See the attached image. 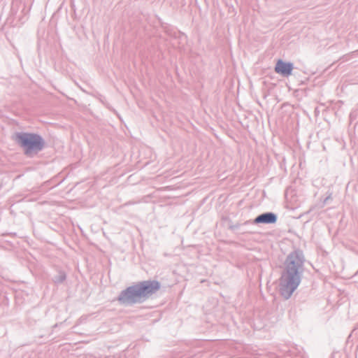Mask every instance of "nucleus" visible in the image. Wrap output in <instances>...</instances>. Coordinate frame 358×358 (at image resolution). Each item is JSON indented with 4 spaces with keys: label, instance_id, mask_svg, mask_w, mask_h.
I'll use <instances>...</instances> for the list:
<instances>
[{
    "label": "nucleus",
    "instance_id": "4",
    "mask_svg": "<svg viewBox=\"0 0 358 358\" xmlns=\"http://www.w3.org/2000/svg\"><path fill=\"white\" fill-rule=\"evenodd\" d=\"M293 69L292 64L291 63H286L282 61L281 59H279L277 62L276 66L275 67V71L277 73L288 76L292 74V71Z\"/></svg>",
    "mask_w": 358,
    "mask_h": 358
},
{
    "label": "nucleus",
    "instance_id": "5",
    "mask_svg": "<svg viewBox=\"0 0 358 358\" xmlns=\"http://www.w3.org/2000/svg\"><path fill=\"white\" fill-rule=\"evenodd\" d=\"M276 216L272 213H267L257 216L255 220V223L273 224L276 222Z\"/></svg>",
    "mask_w": 358,
    "mask_h": 358
},
{
    "label": "nucleus",
    "instance_id": "3",
    "mask_svg": "<svg viewBox=\"0 0 358 358\" xmlns=\"http://www.w3.org/2000/svg\"><path fill=\"white\" fill-rule=\"evenodd\" d=\"M17 143L24 148L27 155L41 150L44 145L42 138L34 134L21 133L15 136Z\"/></svg>",
    "mask_w": 358,
    "mask_h": 358
},
{
    "label": "nucleus",
    "instance_id": "1",
    "mask_svg": "<svg viewBox=\"0 0 358 358\" xmlns=\"http://www.w3.org/2000/svg\"><path fill=\"white\" fill-rule=\"evenodd\" d=\"M302 261L299 256L291 254L285 262V270L280 278V284L290 295L300 283L299 268L301 266Z\"/></svg>",
    "mask_w": 358,
    "mask_h": 358
},
{
    "label": "nucleus",
    "instance_id": "2",
    "mask_svg": "<svg viewBox=\"0 0 358 358\" xmlns=\"http://www.w3.org/2000/svg\"><path fill=\"white\" fill-rule=\"evenodd\" d=\"M159 289L158 282L144 281L127 289L122 293L119 300L125 303H136L155 293Z\"/></svg>",
    "mask_w": 358,
    "mask_h": 358
}]
</instances>
